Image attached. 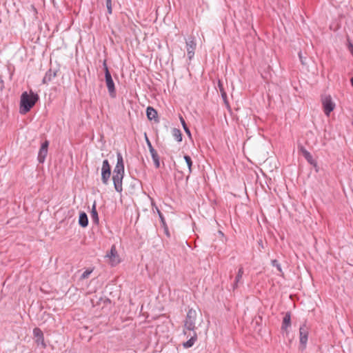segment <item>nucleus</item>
<instances>
[{
  "instance_id": "22",
  "label": "nucleus",
  "mask_w": 353,
  "mask_h": 353,
  "mask_svg": "<svg viewBox=\"0 0 353 353\" xmlns=\"http://www.w3.org/2000/svg\"><path fill=\"white\" fill-rule=\"evenodd\" d=\"M184 159L188 165V171H189V174H190V173L192 172V159L190 156L188 155H185L184 156Z\"/></svg>"
},
{
  "instance_id": "3",
  "label": "nucleus",
  "mask_w": 353,
  "mask_h": 353,
  "mask_svg": "<svg viewBox=\"0 0 353 353\" xmlns=\"http://www.w3.org/2000/svg\"><path fill=\"white\" fill-rule=\"evenodd\" d=\"M197 312L195 310L191 308L188 311L185 319L184 321V326L183 333L188 334V331L194 332L196 330V320Z\"/></svg>"
},
{
  "instance_id": "10",
  "label": "nucleus",
  "mask_w": 353,
  "mask_h": 353,
  "mask_svg": "<svg viewBox=\"0 0 353 353\" xmlns=\"http://www.w3.org/2000/svg\"><path fill=\"white\" fill-rule=\"evenodd\" d=\"M33 335L34 336L35 342L38 345H41L43 348L46 347V344L44 341V336L42 330L39 327H35L33 330Z\"/></svg>"
},
{
  "instance_id": "11",
  "label": "nucleus",
  "mask_w": 353,
  "mask_h": 353,
  "mask_svg": "<svg viewBox=\"0 0 353 353\" xmlns=\"http://www.w3.org/2000/svg\"><path fill=\"white\" fill-rule=\"evenodd\" d=\"M105 256L110 259L112 266L117 265L120 262L116 247L114 245L111 247L110 252L107 253Z\"/></svg>"
},
{
  "instance_id": "27",
  "label": "nucleus",
  "mask_w": 353,
  "mask_h": 353,
  "mask_svg": "<svg viewBox=\"0 0 353 353\" xmlns=\"http://www.w3.org/2000/svg\"><path fill=\"white\" fill-rule=\"evenodd\" d=\"M92 270H86L81 276V279H85L88 278L90 274L92 273Z\"/></svg>"
},
{
  "instance_id": "25",
  "label": "nucleus",
  "mask_w": 353,
  "mask_h": 353,
  "mask_svg": "<svg viewBox=\"0 0 353 353\" xmlns=\"http://www.w3.org/2000/svg\"><path fill=\"white\" fill-rule=\"evenodd\" d=\"M156 210L159 216L161 225H165V223H165V218H164L163 214L161 213V212L159 210V209L157 207H156Z\"/></svg>"
},
{
  "instance_id": "17",
  "label": "nucleus",
  "mask_w": 353,
  "mask_h": 353,
  "mask_svg": "<svg viewBox=\"0 0 353 353\" xmlns=\"http://www.w3.org/2000/svg\"><path fill=\"white\" fill-rule=\"evenodd\" d=\"M146 115L149 120H156L157 117V112L152 107L148 106L146 109Z\"/></svg>"
},
{
  "instance_id": "1",
  "label": "nucleus",
  "mask_w": 353,
  "mask_h": 353,
  "mask_svg": "<svg viewBox=\"0 0 353 353\" xmlns=\"http://www.w3.org/2000/svg\"><path fill=\"white\" fill-rule=\"evenodd\" d=\"M117 161L113 170L112 180L115 190L118 192L123 191L122 181L124 176V163L121 154L117 153Z\"/></svg>"
},
{
  "instance_id": "9",
  "label": "nucleus",
  "mask_w": 353,
  "mask_h": 353,
  "mask_svg": "<svg viewBox=\"0 0 353 353\" xmlns=\"http://www.w3.org/2000/svg\"><path fill=\"white\" fill-rule=\"evenodd\" d=\"M196 46L195 38L190 37L186 41V49L189 59H191L194 57Z\"/></svg>"
},
{
  "instance_id": "23",
  "label": "nucleus",
  "mask_w": 353,
  "mask_h": 353,
  "mask_svg": "<svg viewBox=\"0 0 353 353\" xmlns=\"http://www.w3.org/2000/svg\"><path fill=\"white\" fill-rule=\"evenodd\" d=\"M180 120H181V124H182V125H183V129H184L185 132H186L189 136H190V135H191L190 131V130H189L188 127L187 126V125H186V123H185V120L183 119V117H181V118H180Z\"/></svg>"
},
{
  "instance_id": "12",
  "label": "nucleus",
  "mask_w": 353,
  "mask_h": 353,
  "mask_svg": "<svg viewBox=\"0 0 353 353\" xmlns=\"http://www.w3.org/2000/svg\"><path fill=\"white\" fill-rule=\"evenodd\" d=\"M49 142L45 141L41 145L38 154V161L39 163H43L48 154V148Z\"/></svg>"
},
{
  "instance_id": "8",
  "label": "nucleus",
  "mask_w": 353,
  "mask_h": 353,
  "mask_svg": "<svg viewBox=\"0 0 353 353\" xmlns=\"http://www.w3.org/2000/svg\"><path fill=\"white\" fill-rule=\"evenodd\" d=\"M299 151L302 154L307 161L316 168V171H318L316 161L313 159L312 154L303 146H298Z\"/></svg>"
},
{
  "instance_id": "33",
  "label": "nucleus",
  "mask_w": 353,
  "mask_h": 353,
  "mask_svg": "<svg viewBox=\"0 0 353 353\" xmlns=\"http://www.w3.org/2000/svg\"><path fill=\"white\" fill-rule=\"evenodd\" d=\"M222 97H226V94H225V92L223 90L222 91Z\"/></svg>"
},
{
  "instance_id": "29",
  "label": "nucleus",
  "mask_w": 353,
  "mask_h": 353,
  "mask_svg": "<svg viewBox=\"0 0 353 353\" xmlns=\"http://www.w3.org/2000/svg\"><path fill=\"white\" fill-rule=\"evenodd\" d=\"M347 49L350 51V52L352 54V55L353 56V44L350 41L348 42V44H347Z\"/></svg>"
},
{
  "instance_id": "15",
  "label": "nucleus",
  "mask_w": 353,
  "mask_h": 353,
  "mask_svg": "<svg viewBox=\"0 0 353 353\" xmlns=\"http://www.w3.org/2000/svg\"><path fill=\"white\" fill-rule=\"evenodd\" d=\"M55 77H57V71H52L50 69L46 72L42 82L44 84H48L49 82L52 81Z\"/></svg>"
},
{
  "instance_id": "24",
  "label": "nucleus",
  "mask_w": 353,
  "mask_h": 353,
  "mask_svg": "<svg viewBox=\"0 0 353 353\" xmlns=\"http://www.w3.org/2000/svg\"><path fill=\"white\" fill-rule=\"evenodd\" d=\"M272 265L274 266V267H276L277 270L281 272V273H283L282 272V269H281V266L280 265V263H279V261L276 259L274 260H272Z\"/></svg>"
},
{
  "instance_id": "34",
  "label": "nucleus",
  "mask_w": 353,
  "mask_h": 353,
  "mask_svg": "<svg viewBox=\"0 0 353 353\" xmlns=\"http://www.w3.org/2000/svg\"><path fill=\"white\" fill-rule=\"evenodd\" d=\"M350 82H351L352 86L353 87V77L351 78Z\"/></svg>"
},
{
  "instance_id": "18",
  "label": "nucleus",
  "mask_w": 353,
  "mask_h": 353,
  "mask_svg": "<svg viewBox=\"0 0 353 353\" xmlns=\"http://www.w3.org/2000/svg\"><path fill=\"white\" fill-rule=\"evenodd\" d=\"M243 268L242 266H241L239 268V270H238V272H237V274L235 277V280H234V283L233 284V288L235 289L238 287V283L241 281V279H242V276L243 274Z\"/></svg>"
},
{
  "instance_id": "20",
  "label": "nucleus",
  "mask_w": 353,
  "mask_h": 353,
  "mask_svg": "<svg viewBox=\"0 0 353 353\" xmlns=\"http://www.w3.org/2000/svg\"><path fill=\"white\" fill-rule=\"evenodd\" d=\"M172 134L178 142H181L182 141V133L179 129L173 128L172 130Z\"/></svg>"
},
{
  "instance_id": "30",
  "label": "nucleus",
  "mask_w": 353,
  "mask_h": 353,
  "mask_svg": "<svg viewBox=\"0 0 353 353\" xmlns=\"http://www.w3.org/2000/svg\"><path fill=\"white\" fill-rule=\"evenodd\" d=\"M162 227L164 229V231H165V234L168 236H170V232H169V230H168V225L166 223H165V225H161Z\"/></svg>"
},
{
  "instance_id": "21",
  "label": "nucleus",
  "mask_w": 353,
  "mask_h": 353,
  "mask_svg": "<svg viewBox=\"0 0 353 353\" xmlns=\"http://www.w3.org/2000/svg\"><path fill=\"white\" fill-rule=\"evenodd\" d=\"M91 217H92V219L93 222H94L95 223H99L98 213H97V210H96V205H95V203H94V205H92V208Z\"/></svg>"
},
{
  "instance_id": "4",
  "label": "nucleus",
  "mask_w": 353,
  "mask_h": 353,
  "mask_svg": "<svg viewBox=\"0 0 353 353\" xmlns=\"http://www.w3.org/2000/svg\"><path fill=\"white\" fill-rule=\"evenodd\" d=\"M103 69H104V72H105V84L108 88L109 94L112 98H114L116 97V90H115V86H114V83L113 81L111 74L108 68L105 60H104V61L103 63Z\"/></svg>"
},
{
  "instance_id": "19",
  "label": "nucleus",
  "mask_w": 353,
  "mask_h": 353,
  "mask_svg": "<svg viewBox=\"0 0 353 353\" xmlns=\"http://www.w3.org/2000/svg\"><path fill=\"white\" fill-rule=\"evenodd\" d=\"M150 154L152 156V160L154 161V164L157 168H159L160 166L159 157L157 152L155 150H151L150 151Z\"/></svg>"
},
{
  "instance_id": "28",
  "label": "nucleus",
  "mask_w": 353,
  "mask_h": 353,
  "mask_svg": "<svg viewBox=\"0 0 353 353\" xmlns=\"http://www.w3.org/2000/svg\"><path fill=\"white\" fill-rule=\"evenodd\" d=\"M145 140H146V143L148 146L149 150L150 151L151 150H154V148L152 145L151 142L150 141V140L148 139V138L147 137L146 135H145Z\"/></svg>"
},
{
  "instance_id": "32",
  "label": "nucleus",
  "mask_w": 353,
  "mask_h": 353,
  "mask_svg": "<svg viewBox=\"0 0 353 353\" xmlns=\"http://www.w3.org/2000/svg\"><path fill=\"white\" fill-rule=\"evenodd\" d=\"M219 88H220V90H221V92H222V91H223V89H222V88H221V86H222V85H221V84L220 81L219 82Z\"/></svg>"
},
{
  "instance_id": "16",
  "label": "nucleus",
  "mask_w": 353,
  "mask_h": 353,
  "mask_svg": "<svg viewBox=\"0 0 353 353\" xmlns=\"http://www.w3.org/2000/svg\"><path fill=\"white\" fill-rule=\"evenodd\" d=\"M79 224L83 227L85 228L88 225V218L85 212H81L79 217Z\"/></svg>"
},
{
  "instance_id": "5",
  "label": "nucleus",
  "mask_w": 353,
  "mask_h": 353,
  "mask_svg": "<svg viewBox=\"0 0 353 353\" xmlns=\"http://www.w3.org/2000/svg\"><path fill=\"white\" fill-rule=\"evenodd\" d=\"M110 175H111L110 165L109 164L108 160L105 159L103 161L102 168H101V181L104 185H107L108 183Z\"/></svg>"
},
{
  "instance_id": "6",
  "label": "nucleus",
  "mask_w": 353,
  "mask_h": 353,
  "mask_svg": "<svg viewBox=\"0 0 353 353\" xmlns=\"http://www.w3.org/2000/svg\"><path fill=\"white\" fill-rule=\"evenodd\" d=\"M309 334V328L306 325V323H303L299 328V339L300 345L302 350L306 347Z\"/></svg>"
},
{
  "instance_id": "13",
  "label": "nucleus",
  "mask_w": 353,
  "mask_h": 353,
  "mask_svg": "<svg viewBox=\"0 0 353 353\" xmlns=\"http://www.w3.org/2000/svg\"><path fill=\"white\" fill-rule=\"evenodd\" d=\"M187 337H190V339L186 342L183 343V346L184 348H190L192 347L197 340V334L196 331L189 332L188 331V334H185Z\"/></svg>"
},
{
  "instance_id": "2",
  "label": "nucleus",
  "mask_w": 353,
  "mask_h": 353,
  "mask_svg": "<svg viewBox=\"0 0 353 353\" xmlns=\"http://www.w3.org/2000/svg\"><path fill=\"white\" fill-rule=\"evenodd\" d=\"M39 99V95L30 90V93L23 92L21 95L19 112L25 114L28 112Z\"/></svg>"
},
{
  "instance_id": "26",
  "label": "nucleus",
  "mask_w": 353,
  "mask_h": 353,
  "mask_svg": "<svg viewBox=\"0 0 353 353\" xmlns=\"http://www.w3.org/2000/svg\"><path fill=\"white\" fill-rule=\"evenodd\" d=\"M106 1V7L108 10V14H112V1L111 0H105Z\"/></svg>"
},
{
  "instance_id": "7",
  "label": "nucleus",
  "mask_w": 353,
  "mask_h": 353,
  "mask_svg": "<svg viewBox=\"0 0 353 353\" xmlns=\"http://www.w3.org/2000/svg\"><path fill=\"white\" fill-rule=\"evenodd\" d=\"M322 103L325 114L329 116L330 112H332L335 108V104L332 101V97L330 95L325 96L322 99Z\"/></svg>"
},
{
  "instance_id": "14",
  "label": "nucleus",
  "mask_w": 353,
  "mask_h": 353,
  "mask_svg": "<svg viewBox=\"0 0 353 353\" xmlns=\"http://www.w3.org/2000/svg\"><path fill=\"white\" fill-rule=\"evenodd\" d=\"M291 326V313L290 312H288L285 313L282 325H281V330L284 331H287L288 328Z\"/></svg>"
},
{
  "instance_id": "31",
  "label": "nucleus",
  "mask_w": 353,
  "mask_h": 353,
  "mask_svg": "<svg viewBox=\"0 0 353 353\" xmlns=\"http://www.w3.org/2000/svg\"><path fill=\"white\" fill-rule=\"evenodd\" d=\"M299 59H300V61H301V63H302L303 65H305V61H304V59H303V56H302V53H301V52H299Z\"/></svg>"
}]
</instances>
